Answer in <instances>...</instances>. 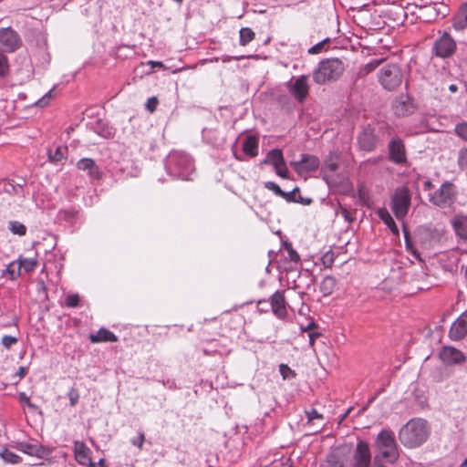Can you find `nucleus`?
<instances>
[{"instance_id": "f257e3e1", "label": "nucleus", "mask_w": 467, "mask_h": 467, "mask_svg": "<svg viewBox=\"0 0 467 467\" xmlns=\"http://www.w3.org/2000/svg\"><path fill=\"white\" fill-rule=\"evenodd\" d=\"M430 436V427L422 419L409 420L399 431L400 442L407 448H416L424 443Z\"/></svg>"}, {"instance_id": "f03ea898", "label": "nucleus", "mask_w": 467, "mask_h": 467, "mask_svg": "<svg viewBox=\"0 0 467 467\" xmlns=\"http://www.w3.org/2000/svg\"><path fill=\"white\" fill-rule=\"evenodd\" d=\"M375 448L376 461L384 460L388 463H394L399 459L398 444L391 430L384 429L378 434Z\"/></svg>"}, {"instance_id": "7ed1b4c3", "label": "nucleus", "mask_w": 467, "mask_h": 467, "mask_svg": "<svg viewBox=\"0 0 467 467\" xmlns=\"http://www.w3.org/2000/svg\"><path fill=\"white\" fill-rule=\"evenodd\" d=\"M344 64L338 58H327L319 62L313 73V79L317 84L337 80L344 72Z\"/></svg>"}, {"instance_id": "20e7f679", "label": "nucleus", "mask_w": 467, "mask_h": 467, "mask_svg": "<svg viewBox=\"0 0 467 467\" xmlns=\"http://www.w3.org/2000/svg\"><path fill=\"white\" fill-rule=\"evenodd\" d=\"M168 169L176 176L182 180H191V175L194 171V165L192 158L180 151L170 153L167 160Z\"/></svg>"}, {"instance_id": "39448f33", "label": "nucleus", "mask_w": 467, "mask_h": 467, "mask_svg": "<svg viewBox=\"0 0 467 467\" xmlns=\"http://www.w3.org/2000/svg\"><path fill=\"white\" fill-rule=\"evenodd\" d=\"M457 199V188L451 182H444L439 189L429 193V202L440 208L451 207Z\"/></svg>"}, {"instance_id": "423d86ee", "label": "nucleus", "mask_w": 467, "mask_h": 467, "mask_svg": "<svg viewBox=\"0 0 467 467\" xmlns=\"http://www.w3.org/2000/svg\"><path fill=\"white\" fill-rule=\"evenodd\" d=\"M410 193L407 187L397 188L391 195V209L398 220H402L410 207Z\"/></svg>"}, {"instance_id": "0eeeda50", "label": "nucleus", "mask_w": 467, "mask_h": 467, "mask_svg": "<svg viewBox=\"0 0 467 467\" xmlns=\"http://www.w3.org/2000/svg\"><path fill=\"white\" fill-rule=\"evenodd\" d=\"M379 82L387 90H394L400 86L403 74L396 64L385 65L379 71Z\"/></svg>"}, {"instance_id": "6e6552de", "label": "nucleus", "mask_w": 467, "mask_h": 467, "mask_svg": "<svg viewBox=\"0 0 467 467\" xmlns=\"http://www.w3.org/2000/svg\"><path fill=\"white\" fill-rule=\"evenodd\" d=\"M22 46V39L12 27L0 28V51L13 53Z\"/></svg>"}, {"instance_id": "1a4fd4ad", "label": "nucleus", "mask_w": 467, "mask_h": 467, "mask_svg": "<svg viewBox=\"0 0 467 467\" xmlns=\"http://www.w3.org/2000/svg\"><path fill=\"white\" fill-rule=\"evenodd\" d=\"M352 467H370L371 452L369 445L364 441H359L353 451L351 457Z\"/></svg>"}, {"instance_id": "9d476101", "label": "nucleus", "mask_w": 467, "mask_h": 467, "mask_svg": "<svg viewBox=\"0 0 467 467\" xmlns=\"http://www.w3.org/2000/svg\"><path fill=\"white\" fill-rule=\"evenodd\" d=\"M433 49L437 57L446 58L452 56L456 50V42L447 32L437 39L434 43Z\"/></svg>"}, {"instance_id": "9b49d317", "label": "nucleus", "mask_w": 467, "mask_h": 467, "mask_svg": "<svg viewBox=\"0 0 467 467\" xmlns=\"http://www.w3.org/2000/svg\"><path fill=\"white\" fill-rule=\"evenodd\" d=\"M389 159L396 164H403L407 161L406 149L401 139L393 138L388 145Z\"/></svg>"}, {"instance_id": "f8f14e48", "label": "nucleus", "mask_w": 467, "mask_h": 467, "mask_svg": "<svg viewBox=\"0 0 467 467\" xmlns=\"http://www.w3.org/2000/svg\"><path fill=\"white\" fill-rule=\"evenodd\" d=\"M287 88L291 95L298 101L303 102L308 95L309 86L307 84V77L301 76L294 81L287 84Z\"/></svg>"}, {"instance_id": "ddd939ff", "label": "nucleus", "mask_w": 467, "mask_h": 467, "mask_svg": "<svg viewBox=\"0 0 467 467\" xmlns=\"http://www.w3.org/2000/svg\"><path fill=\"white\" fill-rule=\"evenodd\" d=\"M447 6L442 3L436 5H428L427 8L420 9V11L412 10L413 14H416L417 17L424 22H432L437 19L440 16H445L447 12Z\"/></svg>"}, {"instance_id": "4468645a", "label": "nucleus", "mask_w": 467, "mask_h": 467, "mask_svg": "<svg viewBox=\"0 0 467 467\" xmlns=\"http://www.w3.org/2000/svg\"><path fill=\"white\" fill-rule=\"evenodd\" d=\"M290 165L296 172L302 174L317 170L319 160L316 156L303 154L300 161H291Z\"/></svg>"}, {"instance_id": "2eb2a0df", "label": "nucleus", "mask_w": 467, "mask_h": 467, "mask_svg": "<svg viewBox=\"0 0 467 467\" xmlns=\"http://www.w3.org/2000/svg\"><path fill=\"white\" fill-rule=\"evenodd\" d=\"M394 113L398 117H405L410 115L415 110V106L411 98L406 95H400L393 101L392 105Z\"/></svg>"}, {"instance_id": "dca6fc26", "label": "nucleus", "mask_w": 467, "mask_h": 467, "mask_svg": "<svg viewBox=\"0 0 467 467\" xmlns=\"http://www.w3.org/2000/svg\"><path fill=\"white\" fill-rule=\"evenodd\" d=\"M467 335V309L451 324L449 337L451 340L458 341Z\"/></svg>"}, {"instance_id": "f3484780", "label": "nucleus", "mask_w": 467, "mask_h": 467, "mask_svg": "<svg viewBox=\"0 0 467 467\" xmlns=\"http://www.w3.org/2000/svg\"><path fill=\"white\" fill-rule=\"evenodd\" d=\"M439 355L447 365L462 364L465 361L464 354L453 347H443Z\"/></svg>"}, {"instance_id": "a211bd4d", "label": "nucleus", "mask_w": 467, "mask_h": 467, "mask_svg": "<svg viewBox=\"0 0 467 467\" xmlns=\"http://www.w3.org/2000/svg\"><path fill=\"white\" fill-rule=\"evenodd\" d=\"M77 168L80 171H86L90 180H99L102 177V171L93 159H80L77 162Z\"/></svg>"}, {"instance_id": "6ab92c4d", "label": "nucleus", "mask_w": 467, "mask_h": 467, "mask_svg": "<svg viewBox=\"0 0 467 467\" xmlns=\"http://www.w3.org/2000/svg\"><path fill=\"white\" fill-rule=\"evenodd\" d=\"M284 291L277 290L270 297V307L273 313L279 318L286 316V303Z\"/></svg>"}, {"instance_id": "aec40b11", "label": "nucleus", "mask_w": 467, "mask_h": 467, "mask_svg": "<svg viewBox=\"0 0 467 467\" xmlns=\"http://www.w3.org/2000/svg\"><path fill=\"white\" fill-rule=\"evenodd\" d=\"M359 148L366 151H372L377 145V136L369 127L365 128L358 137Z\"/></svg>"}, {"instance_id": "412c9836", "label": "nucleus", "mask_w": 467, "mask_h": 467, "mask_svg": "<svg viewBox=\"0 0 467 467\" xmlns=\"http://www.w3.org/2000/svg\"><path fill=\"white\" fill-rule=\"evenodd\" d=\"M19 450L24 453L31 456H36L38 458H44L48 455L47 450L37 443H21Z\"/></svg>"}, {"instance_id": "4be33fe9", "label": "nucleus", "mask_w": 467, "mask_h": 467, "mask_svg": "<svg viewBox=\"0 0 467 467\" xmlns=\"http://www.w3.org/2000/svg\"><path fill=\"white\" fill-rule=\"evenodd\" d=\"M451 224L458 236L467 240V216L458 214L451 220Z\"/></svg>"}, {"instance_id": "5701e85b", "label": "nucleus", "mask_w": 467, "mask_h": 467, "mask_svg": "<svg viewBox=\"0 0 467 467\" xmlns=\"http://www.w3.org/2000/svg\"><path fill=\"white\" fill-rule=\"evenodd\" d=\"M88 453L89 450L88 448L86 447V445L83 442H75V457L78 462L84 465L92 464Z\"/></svg>"}, {"instance_id": "b1692460", "label": "nucleus", "mask_w": 467, "mask_h": 467, "mask_svg": "<svg viewBox=\"0 0 467 467\" xmlns=\"http://www.w3.org/2000/svg\"><path fill=\"white\" fill-rule=\"evenodd\" d=\"M89 339L92 343L98 342H116L117 336L106 328H100L96 334H90Z\"/></svg>"}, {"instance_id": "393cba45", "label": "nucleus", "mask_w": 467, "mask_h": 467, "mask_svg": "<svg viewBox=\"0 0 467 467\" xmlns=\"http://www.w3.org/2000/svg\"><path fill=\"white\" fill-rule=\"evenodd\" d=\"M452 27L457 31L467 28V3L462 5L459 13L453 18Z\"/></svg>"}, {"instance_id": "a878e982", "label": "nucleus", "mask_w": 467, "mask_h": 467, "mask_svg": "<svg viewBox=\"0 0 467 467\" xmlns=\"http://www.w3.org/2000/svg\"><path fill=\"white\" fill-rule=\"evenodd\" d=\"M243 150L250 157L258 155V139L254 136H248L243 143Z\"/></svg>"}, {"instance_id": "bb28decb", "label": "nucleus", "mask_w": 467, "mask_h": 467, "mask_svg": "<svg viewBox=\"0 0 467 467\" xmlns=\"http://www.w3.org/2000/svg\"><path fill=\"white\" fill-rule=\"evenodd\" d=\"M379 217L384 222V223L389 228L391 233L395 235H399V229L396 225L392 216L386 208H380L378 211Z\"/></svg>"}, {"instance_id": "cd10ccee", "label": "nucleus", "mask_w": 467, "mask_h": 467, "mask_svg": "<svg viewBox=\"0 0 467 467\" xmlns=\"http://www.w3.org/2000/svg\"><path fill=\"white\" fill-rule=\"evenodd\" d=\"M320 467H345V462L340 454L331 452L327 456V459L321 463Z\"/></svg>"}, {"instance_id": "c85d7f7f", "label": "nucleus", "mask_w": 467, "mask_h": 467, "mask_svg": "<svg viewBox=\"0 0 467 467\" xmlns=\"http://www.w3.org/2000/svg\"><path fill=\"white\" fill-rule=\"evenodd\" d=\"M267 161L270 162L274 168L284 164L285 160L282 150L279 149L270 150L267 154Z\"/></svg>"}, {"instance_id": "c756f323", "label": "nucleus", "mask_w": 467, "mask_h": 467, "mask_svg": "<svg viewBox=\"0 0 467 467\" xmlns=\"http://www.w3.org/2000/svg\"><path fill=\"white\" fill-rule=\"evenodd\" d=\"M67 149L58 146L54 151L48 150V159L53 163H59L66 159Z\"/></svg>"}, {"instance_id": "7c9ffc66", "label": "nucleus", "mask_w": 467, "mask_h": 467, "mask_svg": "<svg viewBox=\"0 0 467 467\" xmlns=\"http://www.w3.org/2000/svg\"><path fill=\"white\" fill-rule=\"evenodd\" d=\"M336 284V279L331 275H327L321 282L320 290L325 296H328L332 294Z\"/></svg>"}, {"instance_id": "2f4dec72", "label": "nucleus", "mask_w": 467, "mask_h": 467, "mask_svg": "<svg viewBox=\"0 0 467 467\" xmlns=\"http://www.w3.org/2000/svg\"><path fill=\"white\" fill-rule=\"evenodd\" d=\"M441 4L439 0H414L413 3L409 4L407 8L412 12L413 8H416L417 11L420 9L427 8L430 5H436Z\"/></svg>"}, {"instance_id": "473e14b6", "label": "nucleus", "mask_w": 467, "mask_h": 467, "mask_svg": "<svg viewBox=\"0 0 467 467\" xmlns=\"http://www.w3.org/2000/svg\"><path fill=\"white\" fill-rule=\"evenodd\" d=\"M239 34L241 46H246L254 38V32L249 27L241 28Z\"/></svg>"}, {"instance_id": "72a5a7b5", "label": "nucleus", "mask_w": 467, "mask_h": 467, "mask_svg": "<svg viewBox=\"0 0 467 467\" xmlns=\"http://www.w3.org/2000/svg\"><path fill=\"white\" fill-rule=\"evenodd\" d=\"M8 229L12 234L19 236H24L26 234V225L18 221H10L8 223Z\"/></svg>"}, {"instance_id": "f704fd0d", "label": "nucleus", "mask_w": 467, "mask_h": 467, "mask_svg": "<svg viewBox=\"0 0 467 467\" xmlns=\"http://www.w3.org/2000/svg\"><path fill=\"white\" fill-rule=\"evenodd\" d=\"M0 457L5 462L12 463V464L19 463L22 461L20 456H18L17 454H16L15 452H13L7 449H5L2 451H0Z\"/></svg>"}, {"instance_id": "c9c22d12", "label": "nucleus", "mask_w": 467, "mask_h": 467, "mask_svg": "<svg viewBox=\"0 0 467 467\" xmlns=\"http://www.w3.org/2000/svg\"><path fill=\"white\" fill-rule=\"evenodd\" d=\"M18 262L21 269L23 268L26 273L34 271L38 263L36 258H19Z\"/></svg>"}, {"instance_id": "e433bc0d", "label": "nucleus", "mask_w": 467, "mask_h": 467, "mask_svg": "<svg viewBox=\"0 0 467 467\" xmlns=\"http://www.w3.org/2000/svg\"><path fill=\"white\" fill-rule=\"evenodd\" d=\"M4 191L11 195L24 196V192H22V184H15L14 182H6L4 186Z\"/></svg>"}, {"instance_id": "4c0bfd02", "label": "nucleus", "mask_w": 467, "mask_h": 467, "mask_svg": "<svg viewBox=\"0 0 467 467\" xmlns=\"http://www.w3.org/2000/svg\"><path fill=\"white\" fill-rule=\"evenodd\" d=\"M6 272L9 275L10 279H12V280H15L18 276H20L21 267H20L19 262L18 261L17 262H16V261L11 262L6 266Z\"/></svg>"}, {"instance_id": "58836bf2", "label": "nucleus", "mask_w": 467, "mask_h": 467, "mask_svg": "<svg viewBox=\"0 0 467 467\" xmlns=\"http://www.w3.org/2000/svg\"><path fill=\"white\" fill-rule=\"evenodd\" d=\"M379 64H380L379 60H373V61L366 64L365 66L360 67V69L358 71V76L364 77V76L369 74L370 72L375 70L379 67Z\"/></svg>"}, {"instance_id": "ea45409f", "label": "nucleus", "mask_w": 467, "mask_h": 467, "mask_svg": "<svg viewBox=\"0 0 467 467\" xmlns=\"http://www.w3.org/2000/svg\"><path fill=\"white\" fill-rule=\"evenodd\" d=\"M9 72V63L4 52L0 51V77L5 78Z\"/></svg>"}, {"instance_id": "a19ab883", "label": "nucleus", "mask_w": 467, "mask_h": 467, "mask_svg": "<svg viewBox=\"0 0 467 467\" xmlns=\"http://www.w3.org/2000/svg\"><path fill=\"white\" fill-rule=\"evenodd\" d=\"M279 371L284 379H294L296 376V372L293 369H291L286 364H281L279 366Z\"/></svg>"}, {"instance_id": "79ce46f5", "label": "nucleus", "mask_w": 467, "mask_h": 467, "mask_svg": "<svg viewBox=\"0 0 467 467\" xmlns=\"http://www.w3.org/2000/svg\"><path fill=\"white\" fill-rule=\"evenodd\" d=\"M454 131L458 137L467 141V122H462L455 126Z\"/></svg>"}, {"instance_id": "37998d69", "label": "nucleus", "mask_w": 467, "mask_h": 467, "mask_svg": "<svg viewBox=\"0 0 467 467\" xmlns=\"http://www.w3.org/2000/svg\"><path fill=\"white\" fill-rule=\"evenodd\" d=\"M348 223H352L355 220L354 213L347 207L340 205L337 212Z\"/></svg>"}, {"instance_id": "c03bdc74", "label": "nucleus", "mask_w": 467, "mask_h": 467, "mask_svg": "<svg viewBox=\"0 0 467 467\" xmlns=\"http://www.w3.org/2000/svg\"><path fill=\"white\" fill-rule=\"evenodd\" d=\"M79 303V296L78 294H71L67 296L65 305L67 307H76Z\"/></svg>"}, {"instance_id": "a18cd8bd", "label": "nucleus", "mask_w": 467, "mask_h": 467, "mask_svg": "<svg viewBox=\"0 0 467 467\" xmlns=\"http://www.w3.org/2000/svg\"><path fill=\"white\" fill-rule=\"evenodd\" d=\"M265 187L274 192V193L279 197H282L284 195V191L274 182H265Z\"/></svg>"}, {"instance_id": "49530a36", "label": "nucleus", "mask_w": 467, "mask_h": 467, "mask_svg": "<svg viewBox=\"0 0 467 467\" xmlns=\"http://www.w3.org/2000/svg\"><path fill=\"white\" fill-rule=\"evenodd\" d=\"M60 215L67 222H72L76 219L78 212L74 209L61 211Z\"/></svg>"}, {"instance_id": "de8ad7c7", "label": "nucleus", "mask_w": 467, "mask_h": 467, "mask_svg": "<svg viewBox=\"0 0 467 467\" xmlns=\"http://www.w3.org/2000/svg\"><path fill=\"white\" fill-rule=\"evenodd\" d=\"M67 397L69 399L70 406H76L79 399L78 390L75 388H71L67 393Z\"/></svg>"}, {"instance_id": "09e8293b", "label": "nucleus", "mask_w": 467, "mask_h": 467, "mask_svg": "<svg viewBox=\"0 0 467 467\" xmlns=\"http://www.w3.org/2000/svg\"><path fill=\"white\" fill-rule=\"evenodd\" d=\"M298 192L299 188L296 187L288 192H284V195H282V198L285 199L286 202H295Z\"/></svg>"}, {"instance_id": "8fccbe9b", "label": "nucleus", "mask_w": 467, "mask_h": 467, "mask_svg": "<svg viewBox=\"0 0 467 467\" xmlns=\"http://www.w3.org/2000/svg\"><path fill=\"white\" fill-rule=\"evenodd\" d=\"M329 42V38H326L323 41H320L319 43L314 45L308 49L309 54H318L323 50L324 45L326 43Z\"/></svg>"}, {"instance_id": "3c124183", "label": "nucleus", "mask_w": 467, "mask_h": 467, "mask_svg": "<svg viewBox=\"0 0 467 467\" xmlns=\"http://www.w3.org/2000/svg\"><path fill=\"white\" fill-rule=\"evenodd\" d=\"M144 441H145L144 433H143V432H141V431H140V432H139V434H138V436H137V437H135V438H133V439L130 441V442H131L134 446H136V447H138L140 450H141V449H142V447H143Z\"/></svg>"}, {"instance_id": "603ef678", "label": "nucleus", "mask_w": 467, "mask_h": 467, "mask_svg": "<svg viewBox=\"0 0 467 467\" xmlns=\"http://www.w3.org/2000/svg\"><path fill=\"white\" fill-rule=\"evenodd\" d=\"M158 104L159 100L156 97L149 98L146 102V109L152 113L156 110Z\"/></svg>"}, {"instance_id": "864d4df0", "label": "nucleus", "mask_w": 467, "mask_h": 467, "mask_svg": "<svg viewBox=\"0 0 467 467\" xmlns=\"http://www.w3.org/2000/svg\"><path fill=\"white\" fill-rule=\"evenodd\" d=\"M16 342H17V337H13V336L5 335L2 338V345L5 348H9L12 345L16 344Z\"/></svg>"}, {"instance_id": "5fc2aeb1", "label": "nucleus", "mask_w": 467, "mask_h": 467, "mask_svg": "<svg viewBox=\"0 0 467 467\" xmlns=\"http://www.w3.org/2000/svg\"><path fill=\"white\" fill-rule=\"evenodd\" d=\"M52 92H53V89L49 90L45 96H43L36 103V105L38 106V107H46L50 99H52Z\"/></svg>"}, {"instance_id": "6e6d98bb", "label": "nucleus", "mask_w": 467, "mask_h": 467, "mask_svg": "<svg viewBox=\"0 0 467 467\" xmlns=\"http://www.w3.org/2000/svg\"><path fill=\"white\" fill-rule=\"evenodd\" d=\"M458 164L461 167L467 166V149H462L459 152Z\"/></svg>"}, {"instance_id": "4d7b16f0", "label": "nucleus", "mask_w": 467, "mask_h": 467, "mask_svg": "<svg viewBox=\"0 0 467 467\" xmlns=\"http://www.w3.org/2000/svg\"><path fill=\"white\" fill-rule=\"evenodd\" d=\"M275 172L278 176L282 178H287L288 177V171L285 165V162L284 161V164L277 166L275 168Z\"/></svg>"}, {"instance_id": "13d9d810", "label": "nucleus", "mask_w": 467, "mask_h": 467, "mask_svg": "<svg viewBox=\"0 0 467 467\" xmlns=\"http://www.w3.org/2000/svg\"><path fill=\"white\" fill-rule=\"evenodd\" d=\"M287 253L290 261L294 263H298L300 261V256L298 253L292 246H289V251Z\"/></svg>"}, {"instance_id": "bf43d9fd", "label": "nucleus", "mask_w": 467, "mask_h": 467, "mask_svg": "<svg viewBox=\"0 0 467 467\" xmlns=\"http://www.w3.org/2000/svg\"><path fill=\"white\" fill-rule=\"evenodd\" d=\"M306 416H307L308 421H313L316 419H323V416L320 413H318L317 410L315 409H312L311 410L306 411Z\"/></svg>"}, {"instance_id": "052dcab7", "label": "nucleus", "mask_w": 467, "mask_h": 467, "mask_svg": "<svg viewBox=\"0 0 467 467\" xmlns=\"http://www.w3.org/2000/svg\"><path fill=\"white\" fill-rule=\"evenodd\" d=\"M295 202H298V203H301L304 205H309L313 202V200L308 197L305 198V197L301 196L300 193L298 192Z\"/></svg>"}, {"instance_id": "680f3d73", "label": "nucleus", "mask_w": 467, "mask_h": 467, "mask_svg": "<svg viewBox=\"0 0 467 467\" xmlns=\"http://www.w3.org/2000/svg\"><path fill=\"white\" fill-rule=\"evenodd\" d=\"M403 232H404V237H405V242H406L407 248L409 250H410L415 254V252L412 251V244L410 242V233H409V231L407 230V228L405 226H403Z\"/></svg>"}, {"instance_id": "e2e57ef3", "label": "nucleus", "mask_w": 467, "mask_h": 467, "mask_svg": "<svg viewBox=\"0 0 467 467\" xmlns=\"http://www.w3.org/2000/svg\"><path fill=\"white\" fill-rule=\"evenodd\" d=\"M19 400L25 402L29 408H36V406L31 403L30 399L24 392L19 394Z\"/></svg>"}, {"instance_id": "0e129e2a", "label": "nucleus", "mask_w": 467, "mask_h": 467, "mask_svg": "<svg viewBox=\"0 0 467 467\" xmlns=\"http://www.w3.org/2000/svg\"><path fill=\"white\" fill-rule=\"evenodd\" d=\"M257 307L261 312H266L268 307V301L260 300L258 301Z\"/></svg>"}, {"instance_id": "69168bd1", "label": "nucleus", "mask_w": 467, "mask_h": 467, "mask_svg": "<svg viewBox=\"0 0 467 467\" xmlns=\"http://www.w3.org/2000/svg\"><path fill=\"white\" fill-rule=\"evenodd\" d=\"M319 335H320L319 333H314V332L309 333V343L311 346L314 345L316 338H317L319 337Z\"/></svg>"}, {"instance_id": "338daca9", "label": "nucleus", "mask_w": 467, "mask_h": 467, "mask_svg": "<svg viewBox=\"0 0 467 467\" xmlns=\"http://www.w3.org/2000/svg\"><path fill=\"white\" fill-rule=\"evenodd\" d=\"M432 187H433V184L430 180H426L423 182V190L424 191H431L432 189Z\"/></svg>"}, {"instance_id": "774afa93", "label": "nucleus", "mask_w": 467, "mask_h": 467, "mask_svg": "<svg viewBox=\"0 0 467 467\" xmlns=\"http://www.w3.org/2000/svg\"><path fill=\"white\" fill-rule=\"evenodd\" d=\"M26 373V369L24 367H19L18 371L16 372V375L21 379L23 378Z\"/></svg>"}]
</instances>
